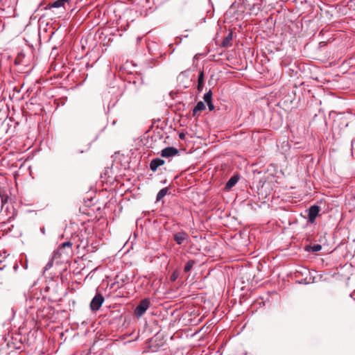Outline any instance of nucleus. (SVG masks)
Listing matches in <instances>:
<instances>
[{
    "label": "nucleus",
    "instance_id": "f257e3e1",
    "mask_svg": "<svg viewBox=\"0 0 355 355\" xmlns=\"http://www.w3.org/2000/svg\"><path fill=\"white\" fill-rule=\"evenodd\" d=\"M150 306V300L147 298L141 300L138 306L135 309V315L140 318L141 317Z\"/></svg>",
    "mask_w": 355,
    "mask_h": 355
},
{
    "label": "nucleus",
    "instance_id": "f03ea898",
    "mask_svg": "<svg viewBox=\"0 0 355 355\" xmlns=\"http://www.w3.org/2000/svg\"><path fill=\"white\" fill-rule=\"evenodd\" d=\"M104 302V297L101 294L97 293L92 300L90 308L92 311H98Z\"/></svg>",
    "mask_w": 355,
    "mask_h": 355
},
{
    "label": "nucleus",
    "instance_id": "7ed1b4c3",
    "mask_svg": "<svg viewBox=\"0 0 355 355\" xmlns=\"http://www.w3.org/2000/svg\"><path fill=\"white\" fill-rule=\"evenodd\" d=\"M320 209L319 206L313 205L311 206L309 209V217L308 221L311 223H314L317 216L319 214Z\"/></svg>",
    "mask_w": 355,
    "mask_h": 355
},
{
    "label": "nucleus",
    "instance_id": "20e7f679",
    "mask_svg": "<svg viewBox=\"0 0 355 355\" xmlns=\"http://www.w3.org/2000/svg\"><path fill=\"white\" fill-rule=\"evenodd\" d=\"M178 154V150L174 147H167L161 151V156L163 157H171Z\"/></svg>",
    "mask_w": 355,
    "mask_h": 355
},
{
    "label": "nucleus",
    "instance_id": "39448f33",
    "mask_svg": "<svg viewBox=\"0 0 355 355\" xmlns=\"http://www.w3.org/2000/svg\"><path fill=\"white\" fill-rule=\"evenodd\" d=\"M173 238L178 245H181L185 240L188 239L189 235L187 233L182 231L175 233Z\"/></svg>",
    "mask_w": 355,
    "mask_h": 355
},
{
    "label": "nucleus",
    "instance_id": "423d86ee",
    "mask_svg": "<svg viewBox=\"0 0 355 355\" xmlns=\"http://www.w3.org/2000/svg\"><path fill=\"white\" fill-rule=\"evenodd\" d=\"M164 164V161L161 158H155L150 163V168L155 172L159 166H162Z\"/></svg>",
    "mask_w": 355,
    "mask_h": 355
},
{
    "label": "nucleus",
    "instance_id": "0eeeda50",
    "mask_svg": "<svg viewBox=\"0 0 355 355\" xmlns=\"http://www.w3.org/2000/svg\"><path fill=\"white\" fill-rule=\"evenodd\" d=\"M204 87V72L203 71H200L199 73V76L198 79V90L201 92Z\"/></svg>",
    "mask_w": 355,
    "mask_h": 355
},
{
    "label": "nucleus",
    "instance_id": "6e6552de",
    "mask_svg": "<svg viewBox=\"0 0 355 355\" xmlns=\"http://www.w3.org/2000/svg\"><path fill=\"white\" fill-rule=\"evenodd\" d=\"M238 182V178L236 176H232L230 179L225 184V189L230 190L232 189Z\"/></svg>",
    "mask_w": 355,
    "mask_h": 355
},
{
    "label": "nucleus",
    "instance_id": "1a4fd4ad",
    "mask_svg": "<svg viewBox=\"0 0 355 355\" xmlns=\"http://www.w3.org/2000/svg\"><path fill=\"white\" fill-rule=\"evenodd\" d=\"M205 109V105L203 102H198L193 110V116H196L198 112Z\"/></svg>",
    "mask_w": 355,
    "mask_h": 355
},
{
    "label": "nucleus",
    "instance_id": "9d476101",
    "mask_svg": "<svg viewBox=\"0 0 355 355\" xmlns=\"http://www.w3.org/2000/svg\"><path fill=\"white\" fill-rule=\"evenodd\" d=\"M232 33H228V35L224 38L222 42L221 46L223 47H227L231 46V41L232 40Z\"/></svg>",
    "mask_w": 355,
    "mask_h": 355
},
{
    "label": "nucleus",
    "instance_id": "9b49d317",
    "mask_svg": "<svg viewBox=\"0 0 355 355\" xmlns=\"http://www.w3.org/2000/svg\"><path fill=\"white\" fill-rule=\"evenodd\" d=\"M69 0H57L50 5L51 8H59L69 3Z\"/></svg>",
    "mask_w": 355,
    "mask_h": 355
},
{
    "label": "nucleus",
    "instance_id": "f8f14e48",
    "mask_svg": "<svg viewBox=\"0 0 355 355\" xmlns=\"http://www.w3.org/2000/svg\"><path fill=\"white\" fill-rule=\"evenodd\" d=\"M168 189L167 187L162 189L157 193L156 200L157 201L161 200L165 196L167 195Z\"/></svg>",
    "mask_w": 355,
    "mask_h": 355
},
{
    "label": "nucleus",
    "instance_id": "ddd939ff",
    "mask_svg": "<svg viewBox=\"0 0 355 355\" xmlns=\"http://www.w3.org/2000/svg\"><path fill=\"white\" fill-rule=\"evenodd\" d=\"M194 263H195V261L193 260L189 261L184 266V272H189L191 270V268H193Z\"/></svg>",
    "mask_w": 355,
    "mask_h": 355
},
{
    "label": "nucleus",
    "instance_id": "4468645a",
    "mask_svg": "<svg viewBox=\"0 0 355 355\" xmlns=\"http://www.w3.org/2000/svg\"><path fill=\"white\" fill-rule=\"evenodd\" d=\"M204 101L207 103L209 102H211L212 99V92L211 90H209L208 92H207L203 97Z\"/></svg>",
    "mask_w": 355,
    "mask_h": 355
},
{
    "label": "nucleus",
    "instance_id": "2eb2a0df",
    "mask_svg": "<svg viewBox=\"0 0 355 355\" xmlns=\"http://www.w3.org/2000/svg\"><path fill=\"white\" fill-rule=\"evenodd\" d=\"M322 249V246L320 244H315L311 247V250L313 252H319Z\"/></svg>",
    "mask_w": 355,
    "mask_h": 355
},
{
    "label": "nucleus",
    "instance_id": "dca6fc26",
    "mask_svg": "<svg viewBox=\"0 0 355 355\" xmlns=\"http://www.w3.org/2000/svg\"><path fill=\"white\" fill-rule=\"evenodd\" d=\"M6 258V252H0V263H2Z\"/></svg>",
    "mask_w": 355,
    "mask_h": 355
},
{
    "label": "nucleus",
    "instance_id": "f3484780",
    "mask_svg": "<svg viewBox=\"0 0 355 355\" xmlns=\"http://www.w3.org/2000/svg\"><path fill=\"white\" fill-rule=\"evenodd\" d=\"M53 266V259L50 260L46 265V266L44 267V270H49V268H51Z\"/></svg>",
    "mask_w": 355,
    "mask_h": 355
},
{
    "label": "nucleus",
    "instance_id": "a211bd4d",
    "mask_svg": "<svg viewBox=\"0 0 355 355\" xmlns=\"http://www.w3.org/2000/svg\"><path fill=\"white\" fill-rule=\"evenodd\" d=\"M207 104L210 111H212L214 109V105H213L212 102L207 103Z\"/></svg>",
    "mask_w": 355,
    "mask_h": 355
},
{
    "label": "nucleus",
    "instance_id": "6ab92c4d",
    "mask_svg": "<svg viewBox=\"0 0 355 355\" xmlns=\"http://www.w3.org/2000/svg\"><path fill=\"white\" fill-rule=\"evenodd\" d=\"M71 243L70 242H65L62 244V248L71 247Z\"/></svg>",
    "mask_w": 355,
    "mask_h": 355
},
{
    "label": "nucleus",
    "instance_id": "aec40b11",
    "mask_svg": "<svg viewBox=\"0 0 355 355\" xmlns=\"http://www.w3.org/2000/svg\"><path fill=\"white\" fill-rule=\"evenodd\" d=\"M176 279H177V275H176V274H175V273H173V274L171 275V281L174 282V281H175V280H176Z\"/></svg>",
    "mask_w": 355,
    "mask_h": 355
}]
</instances>
